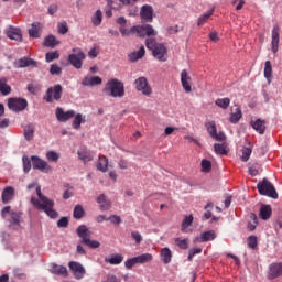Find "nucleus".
<instances>
[{
    "label": "nucleus",
    "instance_id": "obj_1",
    "mask_svg": "<svg viewBox=\"0 0 282 282\" xmlns=\"http://www.w3.org/2000/svg\"><path fill=\"white\" fill-rule=\"evenodd\" d=\"M33 188H35L37 197L31 196L32 206L37 210L45 213L51 219H56L58 217V212L54 209V200L43 194L39 182L34 181L26 186L28 191H32Z\"/></svg>",
    "mask_w": 282,
    "mask_h": 282
},
{
    "label": "nucleus",
    "instance_id": "obj_2",
    "mask_svg": "<svg viewBox=\"0 0 282 282\" xmlns=\"http://www.w3.org/2000/svg\"><path fill=\"white\" fill-rule=\"evenodd\" d=\"M145 47L152 52V56L156 58V61H160L161 63H166V54L169 52V48H166V44L164 43H158L155 39H147L145 40Z\"/></svg>",
    "mask_w": 282,
    "mask_h": 282
},
{
    "label": "nucleus",
    "instance_id": "obj_3",
    "mask_svg": "<svg viewBox=\"0 0 282 282\" xmlns=\"http://www.w3.org/2000/svg\"><path fill=\"white\" fill-rule=\"evenodd\" d=\"M104 93L111 98H123L124 96V83L117 78H112L107 82Z\"/></svg>",
    "mask_w": 282,
    "mask_h": 282
},
{
    "label": "nucleus",
    "instance_id": "obj_4",
    "mask_svg": "<svg viewBox=\"0 0 282 282\" xmlns=\"http://www.w3.org/2000/svg\"><path fill=\"white\" fill-rule=\"evenodd\" d=\"M257 188L260 195L271 197V199H279V194L276 193L274 185H272V183L269 182L268 178H263L261 182H259Z\"/></svg>",
    "mask_w": 282,
    "mask_h": 282
},
{
    "label": "nucleus",
    "instance_id": "obj_5",
    "mask_svg": "<svg viewBox=\"0 0 282 282\" xmlns=\"http://www.w3.org/2000/svg\"><path fill=\"white\" fill-rule=\"evenodd\" d=\"M73 54L68 55V63L75 67V69H82L83 61L87 58V55L80 48H73Z\"/></svg>",
    "mask_w": 282,
    "mask_h": 282
},
{
    "label": "nucleus",
    "instance_id": "obj_6",
    "mask_svg": "<svg viewBox=\"0 0 282 282\" xmlns=\"http://www.w3.org/2000/svg\"><path fill=\"white\" fill-rule=\"evenodd\" d=\"M131 32L141 39H144V36H158V31L151 24L132 26Z\"/></svg>",
    "mask_w": 282,
    "mask_h": 282
},
{
    "label": "nucleus",
    "instance_id": "obj_7",
    "mask_svg": "<svg viewBox=\"0 0 282 282\" xmlns=\"http://www.w3.org/2000/svg\"><path fill=\"white\" fill-rule=\"evenodd\" d=\"M134 89L148 97L153 94V88H151L149 80L144 76H141L134 80Z\"/></svg>",
    "mask_w": 282,
    "mask_h": 282
},
{
    "label": "nucleus",
    "instance_id": "obj_8",
    "mask_svg": "<svg viewBox=\"0 0 282 282\" xmlns=\"http://www.w3.org/2000/svg\"><path fill=\"white\" fill-rule=\"evenodd\" d=\"M32 166L35 171H41V173H52V165L47 161L41 159L40 156H31Z\"/></svg>",
    "mask_w": 282,
    "mask_h": 282
},
{
    "label": "nucleus",
    "instance_id": "obj_9",
    "mask_svg": "<svg viewBox=\"0 0 282 282\" xmlns=\"http://www.w3.org/2000/svg\"><path fill=\"white\" fill-rule=\"evenodd\" d=\"M61 96H63V86L57 84L47 89L44 100H46V102H54V100H58Z\"/></svg>",
    "mask_w": 282,
    "mask_h": 282
},
{
    "label": "nucleus",
    "instance_id": "obj_10",
    "mask_svg": "<svg viewBox=\"0 0 282 282\" xmlns=\"http://www.w3.org/2000/svg\"><path fill=\"white\" fill-rule=\"evenodd\" d=\"M8 107L11 111L19 113V111H23L28 108V100L21 98H10L8 100Z\"/></svg>",
    "mask_w": 282,
    "mask_h": 282
},
{
    "label": "nucleus",
    "instance_id": "obj_11",
    "mask_svg": "<svg viewBox=\"0 0 282 282\" xmlns=\"http://www.w3.org/2000/svg\"><path fill=\"white\" fill-rule=\"evenodd\" d=\"M181 85L186 94H191L193 91V78H191V74H188V70L186 69L181 72Z\"/></svg>",
    "mask_w": 282,
    "mask_h": 282
},
{
    "label": "nucleus",
    "instance_id": "obj_12",
    "mask_svg": "<svg viewBox=\"0 0 282 282\" xmlns=\"http://www.w3.org/2000/svg\"><path fill=\"white\" fill-rule=\"evenodd\" d=\"M68 267H69V270L73 272L75 279H77L78 281H80V279L85 276V273H86L85 267H83V264H80L79 262L70 261L68 263Z\"/></svg>",
    "mask_w": 282,
    "mask_h": 282
},
{
    "label": "nucleus",
    "instance_id": "obj_13",
    "mask_svg": "<svg viewBox=\"0 0 282 282\" xmlns=\"http://www.w3.org/2000/svg\"><path fill=\"white\" fill-rule=\"evenodd\" d=\"M55 116L58 120V122H67L68 120H72L74 116H76V111L74 110H63V108L57 107L55 110Z\"/></svg>",
    "mask_w": 282,
    "mask_h": 282
},
{
    "label": "nucleus",
    "instance_id": "obj_14",
    "mask_svg": "<svg viewBox=\"0 0 282 282\" xmlns=\"http://www.w3.org/2000/svg\"><path fill=\"white\" fill-rule=\"evenodd\" d=\"M4 32L8 39H11V41H18V42L23 41V34L21 33V29L17 26L9 25L7 26Z\"/></svg>",
    "mask_w": 282,
    "mask_h": 282
},
{
    "label": "nucleus",
    "instance_id": "obj_15",
    "mask_svg": "<svg viewBox=\"0 0 282 282\" xmlns=\"http://www.w3.org/2000/svg\"><path fill=\"white\" fill-rule=\"evenodd\" d=\"M140 17L142 21H147L148 23L153 22V7L151 4H144L141 7Z\"/></svg>",
    "mask_w": 282,
    "mask_h": 282
},
{
    "label": "nucleus",
    "instance_id": "obj_16",
    "mask_svg": "<svg viewBox=\"0 0 282 282\" xmlns=\"http://www.w3.org/2000/svg\"><path fill=\"white\" fill-rule=\"evenodd\" d=\"M279 32H280L279 26H273L271 32V52H273V54H276V52H279V41H280Z\"/></svg>",
    "mask_w": 282,
    "mask_h": 282
},
{
    "label": "nucleus",
    "instance_id": "obj_17",
    "mask_svg": "<svg viewBox=\"0 0 282 282\" xmlns=\"http://www.w3.org/2000/svg\"><path fill=\"white\" fill-rule=\"evenodd\" d=\"M14 67L17 69H22L23 67H36V62L29 57H22L14 62Z\"/></svg>",
    "mask_w": 282,
    "mask_h": 282
},
{
    "label": "nucleus",
    "instance_id": "obj_18",
    "mask_svg": "<svg viewBox=\"0 0 282 282\" xmlns=\"http://www.w3.org/2000/svg\"><path fill=\"white\" fill-rule=\"evenodd\" d=\"M282 276V262L272 263L269 267V279H279Z\"/></svg>",
    "mask_w": 282,
    "mask_h": 282
},
{
    "label": "nucleus",
    "instance_id": "obj_19",
    "mask_svg": "<svg viewBox=\"0 0 282 282\" xmlns=\"http://www.w3.org/2000/svg\"><path fill=\"white\" fill-rule=\"evenodd\" d=\"M14 197V187L7 186L1 194L2 204H10Z\"/></svg>",
    "mask_w": 282,
    "mask_h": 282
},
{
    "label": "nucleus",
    "instance_id": "obj_20",
    "mask_svg": "<svg viewBox=\"0 0 282 282\" xmlns=\"http://www.w3.org/2000/svg\"><path fill=\"white\" fill-rule=\"evenodd\" d=\"M96 202L99 205L100 210L102 212L109 210V208H111V200H109V198H107L105 194L99 195Z\"/></svg>",
    "mask_w": 282,
    "mask_h": 282
},
{
    "label": "nucleus",
    "instance_id": "obj_21",
    "mask_svg": "<svg viewBox=\"0 0 282 282\" xmlns=\"http://www.w3.org/2000/svg\"><path fill=\"white\" fill-rule=\"evenodd\" d=\"M82 84L85 87H94L95 85H102V78L98 76H87L83 79Z\"/></svg>",
    "mask_w": 282,
    "mask_h": 282
},
{
    "label": "nucleus",
    "instance_id": "obj_22",
    "mask_svg": "<svg viewBox=\"0 0 282 282\" xmlns=\"http://www.w3.org/2000/svg\"><path fill=\"white\" fill-rule=\"evenodd\" d=\"M144 54H147V50H144V46H140L138 51L129 54V59L131 63H138V61L144 58Z\"/></svg>",
    "mask_w": 282,
    "mask_h": 282
},
{
    "label": "nucleus",
    "instance_id": "obj_23",
    "mask_svg": "<svg viewBox=\"0 0 282 282\" xmlns=\"http://www.w3.org/2000/svg\"><path fill=\"white\" fill-rule=\"evenodd\" d=\"M41 30H43L41 22H34L29 29V35L32 36V39H39V36H41Z\"/></svg>",
    "mask_w": 282,
    "mask_h": 282
},
{
    "label": "nucleus",
    "instance_id": "obj_24",
    "mask_svg": "<svg viewBox=\"0 0 282 282\" xmlns=\"http://www.w3.org/2000/svg\"><path fill=\"white\" fill-rule=\"evenodd\" d=\"M160 257L163 263L169 264L173 259V251H171L169 247H164L163 249H161Z\"/></svg>",
    "mask_w": 282,
    "mask_h": 282
},
{
    "label": "nucleus",
    "instance_id": "obj_25",
    "mask_svg": "<svg viewBox=\"0 0 282 282\" xmlns=\"http://www.w3.org/2000/svg\"><path fill=\"white\" fill-rule=\"evenodd\" d=\"M50 272L52 274H57L58 276H67V268L56 263L51 264Z\"/></svg>",
    "mask_w": 282,
    "mask_h": 282
},
{
    "label": "nucleus",
    "instance_id": "obj_26",
    "mask_svg": "<svg viewBox=\"0 0 282 282\" xmlns=\"http://www.w3.org/2000/svg\"><path fill=\"white\" fill-rule=\"evenodd\" d=\"M77 235L79 238H82V243H84L85 239H89V237H91V230H89L87 226L80 225L77 228Z\"/></svg>",
    "mask_w": 282,
    "mask_h": 282
},
{
    "label": "nucleus",
    "instance_id": "obj_27",
    "mask_svg": "<svg viewBox=\"0 0 282 282\" xmlns=\"http://www.w3.org/2000/svg\"><path fill=\"white\" fill-rule=\"evenodd\" d=\"M106 263H110V265H120L122 261H124V257L120 253L112 254L109 258H105Z\"/></svg>",
    "mask_w": 282,
    "mask_h": 282
},
{
    "label": "nucleus",
    "instance_id": "obj_28",
    "mask_svg": "<svg viewBox=\"0 0 282 282\" xmlns=\"http://www.w3.org/2000/svg\"><path fill=\"white\" fill-rule=\"evenodd\" d=\"M109 169V159L107 156H99L97 163V171H101V173H107Z\"/></svg>",
    "mask_w": 282,
    "mask_h": 282
},
{
    "label": "nucleus",
    "instance_id": "obj_29",
    "mask_svg": "<svg viewBox=\"0 0 282 282\" xmlns=\"http://www.w3.org/2000/svg\"><path fill=\"white\" fill-rule=\"evenodd\" d=\"M215 9H212L203 14L199 15V18L197 19V25L198 28H202V25H204V23L208 22V19H210V17L214 14Z\"/></svg>",
    "mask_w": 282,
    "mask_h": 282
},
{
    "label": "nucleus",
    "instance_id": "obj_30",
    "mask_svg": "<svg viewBox=\"0 0 282 282\" xmlns=\"http://www.w3.org/2000/svg\"><path fill=\"white\" fill-rule=\"evenodd\" d=\"M260 217L264 221H268V219H270V217H272V207H270V205L262 206L260 208Z\"/></svg>",
    "mask_w": 282,
    "mask_h": 282
},
{
    "label": "nucleus",
    "instance_id": "obj_31",
    "mask_svg": "<svg viewBox=\"0 0 282 282\" xmlns=\"http://www.w3.org/2000/svg\"><path fill=\"white\" fill-rule=\"evenodd\" d=\"M252 128L254 129V131H257L260 134L265 133V121L261 120V119H257L253 123H252Z\"/></svg>",
    "mask_w": 282,
    "mask_h": 282
},
{
    "label": "nucleus",
    "instance_id": "obj_32",
    "mask_svg": "<svg viewBox=\"0 0 282 282\" xmlns=\"http://www.w3.org/2000/svg\"><path fill=\"white\" fill-rule=\"evenodd\" d=\"M216 235L215 231H205L203 234H200L199 238H196L195 241H213L215 239Z\"/></svg>",
    "mask_w": 282,
    "mask_h": 282
},
{
    "label": "nucleus",
    "instance_id": "obj_33",
    "mask_svg": "<svg viewBox=\"0 0 282 282\" xmlns=\"http://www.w3.org/2000/svg\"><path fill=\"white\" fill-rule=\"evenodd\" d=\"M34 126L32 124H28L25 128H24V139L28 141V142H32V140H34Z\"/></svg>",
    "mask_w": 282,
    "mask_h": 282
},
{
    "label": "nucleus",
    "instance_id": "obj_34",
    "mask_svg": "<svg viewBox=\"0 0 282 282\" xmlns=\"http://www.w3.org/2000/svg\"><path fill=\"white\" fill-rule=\"evenodd\" d=\"M137 261L141 265L144 263H151V261H153V254L152 253H142L140 256H137Z\"/></svg>",
    "mask_w": 282,
    "mask_h": 282
},
{
    "label": "nucleus",
    "instance_id": "obj_35",
    "mask_svg": "<svg viewBox=\"0 0 282 282\" xmlns=\"http://www.w3.org/2000/svg\"><path fill=\"white\" fill-rule=\"evenodd\" d=\"M91 23L95 28H98L102 23V11L98 9L91 17Z\"/></svg>",
    "mask_w": 282,
    "mask_h": 282
},
{
    "label": "nucleus",
    "instance_id": "obj_36",
    "mask_svg": "<svg viewBox=\"0 0 282 282\" xmlns=\"http://www.w3.org/2000/svg\"><path fill=\"white\" fill-rule=\"evenodd\" d=\"M264 78H267L268 83L272 80V62L270 61L264 63Z\"/></svg>",
    "mask_w": 282,
    "mask_h": 282
},
{
    "label": "nucleus",
    "instance_id": "obj_37",
    "mask_svg": "<svg viewBox=\"0 0 282 282\" xmlns=\"http://www.w3.org/2000/svg\"><path fill=\"white\" fill-rule=\"evenodd\" d=\"M77 155L83 162H91L94 160V154L85 150L78 151Z\"/></svg>",
    "mask_w": 282,
    "mask_h": 282
},
{
    "label": "nucleus",
    "instance_id": "obj_38",
    "mask_svg": "<svg viewBox=\"0 0 282 282\" xmlns=\"http://www.w3.org/2000/svg\"><path fill=\"white\" fill-rule=\"evenodd\" d=\"M215 105L220 109H228V107H230V98H218L215 100Z\"/></svg>",
    "mask_w": 282,
    "mask_h": 282
},
{
    "label": "nucleus",
    "instance_id": "obj_39",
    "mask_svg": "<svg viewBox=\"0 0 282 282\" xmlns=\"http://www.w3.org/2000/svg\"><path fill=\"white\" fill-rule=\"evenodd\" d=\"M214 151L217 153V155H228V148L225 143H216L214 145Z\"/></svg>",
    "mask_w": 282,
    "mask_h": 282
},
{
    "label": "nucleus",
    "instance_id": "obj_40",
    "mask_svg": "<svg viewBox=\"0 0 282 282\" xmlns=\"http://www.w3.org/2000/svg\"><path fill=\"white\" fill-rule=\"evenodd\" d=\"M11 228H19L21 224V213L12 212L11 213Z\"/></svg>",
    "mask_w": 282,
    "mask_h": 282
},
{
    "label": "nucleus",
    "instance_id": "obj_41",
    "mask_svg": "<svg viewBox=\"0 0 282 282\" xmlns=\"http://www.w3.org/2000/svg\"><path fill=\"white\" fill-rule=\"evenodd\" d=\"M59 43L54 35H48L44 40L45 47H56Z\"/></svg>",
    "mask_w": 282,
    "mask_h": 282
},
{
    "label": "nucleus",
    "instance_id": "obj_42",
    "mask_svg": "<svg viewBox=\"0 0 282 282\" xmlns=\"http://www.w3.org/2000/svg\"><path fill=\"white\" fill-rule=\"evenodd\" d=\"M193 219H194L193 215H188V216L184 217L182 225H181L182 232H186L188 227L193 224Z\"/></svg>",
    "mask_w": 282,
    "mask_h": 282
},
{
    "label": "nucleus",
    "instance_id": "obj_43",
    "mask_svg": "<svg viewBox=\"0 0 282 282\" xmlns=\"http://www.w3.org/2000/svg\"><path fill=\"white\" fill-rule=\"evenodd\" d=\"M46 160L48 162H58V160H61V154L54 150H51L48 152H46Z\"/></svg>",
    "mask_w": 282,
    "mask_h": 282
},
{
    "label": "nucleus",
    "instance_id": "obj_44",
    "mask_svg": "<svg viewBox=\"0 0 282 282\" xmlns=\"http://www.w3.org/2000/svg\"><path fill=\"white\" fill-rule=\"evenodd\" d=\"M12 91V88L8 85L4 78L0 79V93L3 96H8Z\"/></svg>",
    "mask_w": 282,
    "mask_h": 282
},
{
    "label": "nucleus",
    "instance_id": "obj_45",
    "mask_svg": "<svg viewBox=\"0 0 282 282\" xmlns=\"http://www.w3.org/2000/svg\"><path fill=\"white\" fill-rule=\"evenodd\" d=\"M242 116L243 115L241 113V109L240 108H236L235 111L230 116V122L232 124H237V122H239V120H241Z\"/></svg>",
    "mask_w": 282,
    "mask_h": 282
},
{
    "label": "nucleus",
    "instance_id": "obj_46",
    "mask_svg": "<svg viewBox=\"0 0 282 282\" xmlns=\"http://www.w3.org/2000/svg\"><path fill=\"white\" fill-rule=\"evenodd\" d=\"M250 155H252V145L249 143V147L242 148L241 161L248 162L250 160Z\"/></svg>",
    "mask_w": 282,
    "mask_h": 282
},
{
    "label": "nucleus",
    "instance_id": "obj_47",
    "mask_svg": "<svg viewBox=\"0 0 282 282\" xmlns=\"http://www.w3.org/2000/svg\"><path fill=\"white\" fill-rule=\"evenodd\" d=\"M22 162H23V171L24 173H30L32 170V160L28 155L22 156Z\"/></svg>",
    "mask_w": 282,
    "mask_h": 282
},
{
    "label": "nucleus",
    "instance_id": "obj_48",
    "mask_svg": "<svg viewBox=\"0 0 282 282\" xmlns=\"http://www.w3.org/2000/svg\"><path fill=\"white\" fill-rule=\"evenodd\" d=\"M200 166H202L203 173H210V171H213V163H210V161H208L206 159L202 160Z\"/></svg>",
    "mask_w": 282,
    "mask_h": 282
},
{
    "label": "nucleus",
    "instance_id": "obj_49",
    "mask_svg": "<svg viewBox=\"0 0 282 282\" xmlns=\"http://www.w3.org/2000/svg\"><path fill=\"white\" fill-rule=\"evenodd\" d=\"M83 215H85V209H83V205H76L73 212L74 218L83 219Z\"/></svg>",
    "mask_w": 282,
    "mask_h": 282
},
{
    "label": "nucleus",
    "instance_id": "obj_50",
    "mask_svg": "<svg viewBox=\"0 0 282 282\" xmlns=\"http://www.w3.org/2000/svg\"><path fill=\"white\" fill-rule=\"evenodd\" d=\"M85 122V118H83L82 113H77L73 120V128L74 129H80V124Z\"/></svg>",
    "mask_w": 282,
    "mask_h": 282
},
{
    "label": "nucleus",
    "instance_id": "obj_51",
    "mask_svg": "<svg viewBox=\"0 0 282 282\" xmlns=\"http://www.w3.org/2000/svg\"><path fill=\"white\" fill-rule=\"evenodd\" d=\"M207 132L209 133L210 138H213L217 133V126L215 121H210L206 124Z\"/></svg>",
    "mask_w": 282,
    "mask_h": 282
},
{
    "label": "nucleus",
    "instance_id": "obj_52",
    "mask_svg": "<svg viewBox=\"0 0 282 282\" xmlns=\"http://www.w3.org/2000/svg\"><path fill=\"white\" fill-rule=\"evenodd\" d=\"M83 243H85V246H88V248H100V242L98 240H91L90 238L84 239Z\"/></svg>",
    "mask_w": 282,
    "mask_h": 282
},
{
    "label": "nucleus",
    "instance_id": "obj_53",
    "mask_svg": "<svg viewBox=\"0 0 282 282\" xmlns=\"http://www.w3.org/2000/svg\"><path fill=\"white\" fill-rule=\"evenodd\" d=\"M61 57V54H58V52H48L46 53V63H52V61H56Z\"/></svg>",
    "mask_w": 282,
    "mask_h": 282
},
{
    "label": "nucleus",
    "instance_id": "obj_54",
    "mask_svg": "<svg viewBox=\"0 0 282 282\" xmlns=\"http://www.w3.org/2000/svg\"><path fill=\"white\" fill-rule=\"evenodd\" d=\"M176 246L181 248V250H187L188 249V239H175Z\"/></svg>",
    "mask_w": 282,
    "mask_h": 282
},
{
    "label": "nucleus",
    "instance_id": "obj_55",
    "mask_svg": "<svg viewBox=\"0 0 282 282\" xmlns=\"http://www.w3.org/2000/svg\"><path fill=\"white\" fill-rule=\"evenodd\" d=\"M138 264L139 263H138L137 257L130 258V259L126 260V262H124L127 270H131V268H133V265H138Z\"/></svg>",
    "mask_w": 282,
    "mask_h": 282
},
{
    "label": "nucleus",
    "instance_id": "obj_56",
    "mask_svg": "<svg viewBox=\"0 0 282 282\" xmlns=\"http://www.w3.org/2000/svg\"><path fill=\"white\" fill-rule=\"evenodd\" d=\"M57 30L59 34H67V32H69V26H67V22H62L57 24Z\"/></svg>",
    "mask_w": 282,
    "mask_h": 282
},
{
    "label": "nucleus",
    "instance_id": "obj_57",
    "mask_svg": "<svg viewBox=\"0 0 282 282\" xmlns=\"http://www.w3.org/2000/svg\"><path fill=\"white\" fill-rule=\"evenodd\" d=\"M28 91H30V94H39V91H41V86L39 84H29Z\"/></svg>",
    "mask_w": 282,
    "mask_h": 282
},
{
    "label": "nucleus",
    "instance_id": "obj_58",
    "mask_svg": "<svg viewBox=\"0 0 282 282\" xmlns=\"http://www.w3.org/2000/svg\"><path fill=\"white\" fill-rule=\"evenodd\" d=\"M195 254H202V248L197 247V248L189 249L188 261H193V257H195Z\"/></svg>",
    "mask_w": 282,
    "mask_h": 282
},
{
    "label": "nucleus",
    "instance_id": "obj_59",
    "mask_svg": "<svg viewBox=\"0 0 282 282\" xmlns=\"http://www.w3.org/2000/svg\"><path fill=\"white\" fill-rule=\"evenodd\" d=\"M108 220L110 221V224H113L115 226H119V224L122 223V219L118 215L109 216Z\"/></svg>",
    "mask_w": 282,
    "mask_h": 282
},
{
    "label": "nucleus",
    "instance_id": "obj_60",
    "mask_svg": "<svg viewBox=\"0 0 282 282\" xmlns=\"http://www.w3.org/2000/svg\"><path fill=\"white\" fill-rule=\"evenodd\" d=\"M62 72H63V69H62L61 66H58L57 64H53V65L51 66L50 73H51L52 75L58 76V75H61Z\"/></svg>",
    "mask_w": 282,
    "mask_h": 282
},
{
    "label": "nucleus",
    "instance_id": "obj_61",
    "mask_svg": "<svg viewBox=\"0 0 282 282\" xmlns=\"http://www.w3.org/2000/svg\"><path fill=\"white\" fill-rule=\"evenodd\" d=\"M67 226H69V219L67 217H62L58 221H57V227L58 228H67Z\"/></svg>",
    "mask_w": 282,
    "mask_h": 282
},
{
    "label": "nucleus",
    "instance_id": "obj_62",
    "mask_svg": "<svg viewBox=\"0 0 282 282\" xmlns=\"http://www.w3.org/2000/svg\"><path fill=\"white\" fill-rule=\"evenodd\" d=\"M251 219L252 221H249L248 224V230L252 231L257 228V216L256 215H251Z\"/></svg>",
    "mask_w": 282,
    "mask_h": 282
},
{
    "label": "nucleus",
    "instance_id": "obj_63",
    "mask_svg": "<svg viewBox=\"0 0 282 282\" xmlns=\"http://www.w3.org/2000/svg\"><path fill=\"white\" fill-rule=\"evenodd\" d=\"M231 6H236V10H241L246 6L245 0H232Z\"/></svg>",
    "mask_w": 282,
    "mask_h": 282
},
{
    "label": "nucleus",
    "instance_id": "obj_64",
    "mask_svg": "<svg viewBox=\"0 0 282 282\" xmlns=\"http://www.w3.org/2000/svg\"><path fill=\"white\" fill-rule=\"evenodd\" d=\"M248 246L249 248H252V249L257 247V236H250L248 238Z\"/></svg>",
    "mask_w": 282,
    "mask_h": 282
}]
</instances>
